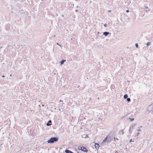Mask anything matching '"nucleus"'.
<instances>
[{"label":"nucleus","mask_w":153,"mask_h":153,"mask_svg":"<svg viewBox=\"0 0 153 153\" xmlns=\"http://www.w3.org/2000/svg\"><path fill=\"white\" fill-rule=\"evenodd\" d=\"M65 61H66L65 60H63L61 62V65H62V64H63L64 63V62Z\"/></svg>","instance_id":"obj_7"},{"label":"nucleus","mask_w":153,"mask_h":153,"mask_svg":"<svg viewBox=\"0 0 153 153\" xmlns=\"http://www.w3.org/2000/svg\"><path fill=\"white\" fill-rule=\"evenodd\" d=\"M128 95L127 94H125L124 96V99H126L128 97Z\"/></svg>","instance_id":"obj_8"},{"label":"nucleus","mask_w":153,"mask_h":153,"mask_svg":"<svg viewBox=\"0 0 153 153\" xmlns=\"http://www.w3.org/2000/svg\"><path fill=\"white\" fill-rule=\"evenodd\" d=\"M126 12L128 13L129 12V10H127L126 11Z\"/></svg>","instance_id":"obj_16"},{"label":"nucleus","mask_w":153,"mask_h":153,"mask_svg":"<svg viewBox=\"0 0 153 153\" xmlns=\"http://www.w3.org/2000/svg\"><path fill=\"white\" fill-rule=\"evenodd\" d=\"M109 34V32H104L103 33V34L105 36H107Z\"/></svg>","instance_id":"obj_6"},{"label":"nucleus","mask_w":153,"mask_h":153,"mask_svg":"<svg viewBox=\"0 0 153 153\" xmlns=\"http://www.w3.org/2000/svg\"><path fill=\"white\" fill-rule=\"evenodd\" d=\"M2 77H4V75L2 76Z\"/></svg>","instance_id":"obj_19"},{"label":"nucleus","mask_w":153,"mask_h":153,"mask_svg":"<svg viewBox=\"0 0 153 153\" xmlns=\"http://www.w3.org/2000/svg\"><path fill=\"white\" fill-rule=\"evenodd\" d=\"M104 26H105V27H106L107 26V25L106 24H105V25H104Z\"/></svg>","instance_id":"obj_17"},{"label":"nucleus","mask_w":153,"mask_h":153,"mask_svg":"<svg viewBox=\"0 0 153 153\" xmlns=\"http://www.w3.org/2000/svg\"><path fill=\"white\" fill-rule=\"evenodd\" d=\"M58 139L56 137H52L48 141V143H52L54 141H56L58 140Z\"/></svg>","instance_id":"obj_1"},{"label":"nucleus","mask_w":153,"mask_h":153,"mask_svg":"<svg viewBox=\"0 0 153 153\" xmlns=\"http://www.w3.org/2000/svg\"><path fill=\"white\" fill-rule=\"evenodd\" d=\"M121 132H122V134H124V131H123V130H122L121 131Z\"/></svg>","instance_id":"obj_14"},{"label":"nucleus","mask_w":153,"mask_h":153,"mask_svg":"<svg viewBox=\"0 0 153 153\" xmlns=\"http://www.w3.org/2000/svg\"><path fill=\"white\" fill-rule=\"evenodd\" d=\"M129 119L130 120V121H132L134 120V118H129Z\"/></svg>","instance_id":"obj_10"},{"label":"nucleus","mask_w":153,"mask_h":153,"mask_svg":"<svg viewBox=\"0 0 153 153\" xmlns=\"http://www.w3.org/2000/svg\"><path fill=\"white\" fill-rule=\"evenodd\" d=\"M107 138H108L107 137H106L103 140V142H105L106 141V140H107Z\"/></svg>","instance_id":"obj_9"},{"label":"nucleus","mask_w":153,"mask_h":153,"mask_svg":"<svg viewBox=\"0 0 153 153\" xmlns=\"http://www.w3.org/2000/svg\"><path fill=\"white\" fill-rule=\"evenodd\" d=\"M51 121L50 120H49V121H48V123H47V126H49L51 125Z\"/></svg>","instance_id":"obj_5"},{"label":"nucleus","mask_w":153,"mask_h":153,"mask_svg":"<svg viewBox=\"0 0 153 153\" xmlns=\"http://www.w3.org/2000/svg\"><path fill=\"white\" fill-rule=\"evenodd\" d=\"M95 148L97 149H99V145L97 143H95Z\"/></svg>","instance_id":"obj_3"},{"label":"nucleus","mask_w":153,"mask_h":153,"mask_svg":"<svg viewBox=\"0 0 153 153\" xmlns=\"http://www.w3.org/2000/svg\"><path fill=\"white\" fill-rule=\"evenodd\" d=\"M57 45H59V46H61V45H59V44H58V43H57Z\"/></svg>","instance_id":"obj_18"},{"label":"nucleus","mask_w":153,"mask_h":153,"mask_svg":"<svg viewBox=\"0 0 153 153\" xmlns=\"http://www.w3.org/2000/svg\"><path fill=\"white\" fill-rule=\"evenodd\" d=\"M135 45H136V47L137 48H138V44H137V43H136V44H135Z\"/></svg>","instance_id":"obj_13"},{"label":"nucleus","mask_w":153,"mask_h":153,"mask_svg":"<svg viewBox=\"0 0 153 153\" xmlns=\"http://www.w3.org/2000/svg\"><path fill=\"white\" fill-rule=\"evenodd\" d=\"M65 152L66 153H74L68 149L66 150H65Z\"/></svg>","instance_id":"obj_4"},{"label":"nucleus","mask_w":153,"mask_h":153,"mask_svg":"<svg viewBox=\"0 0 153 153\" xmlns=\"http://www.w3.org/2000/svg\"><path fill=\"white\" fill-rule=\"evenodd\" d=\"M127 100L128 101H130V99L129 98H128L127 99Z\"/></svg>","instance_id":"obj_12"},{"label":"nucleus","mask_w":153,"mask_h":153,"mask_svg":"<svg viewBox=\"0 0 153 153\" xmlns=\"http://www.w3.org/2000/svg\"><path fill=\"white\" fill-rule=\"evenodd\" d=\"M132 139H131V140H130V141H129V142H132Z\"/></svg>","instance_id":"obj_15"},{"label":"nucleus","mask_w":153,"mask_h":153,"mask_svg":"<svg viewBox=\"0 0 153 153\" xmlns=\"http://www.w3.org/2000/svg\"><path fill=\"white\" fill-rule=\"evenodd\" d=\"M150 42H147V44H146V45H147V46H148V45H150Z\"/></svg>","instance_id":"obj_11"},{"label":"nucleus","mask_w":153,"mask_h":153,"mask_svg":"<svg viewBox=\"0 0 153 153\" xmlns=\"http://www.w3.org/2000/svg\"><path fill=\"white\" fill-rule=\"evenodd\" d=\"M79 150H81L82 151L87 152L88 151L87 149L84 147L79 146L78 147Z\"/></svg>","instance_id":"obj_2"}]
</instances>
